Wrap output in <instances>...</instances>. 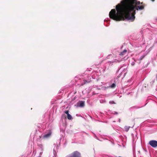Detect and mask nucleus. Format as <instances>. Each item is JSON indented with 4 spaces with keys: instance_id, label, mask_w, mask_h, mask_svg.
Segmentation results:
<instances>
[{
    "instance_id": "obj_6",
    "label": "nucleus",
    "mask_w": 157,
    "mask_h": 157,
    "mask_svg": "<svg viewBox=\"0 0 157 157\" xmlns=\"http://www.w3.org/2000/svg\"><path fill=\"white\" fill-rule=\"evenodd\" d=\"M51 134V133L50 132H49L48 133V134L45 135H44V138H48V137H49L50 136Z\"/></svg>"
},
{
    "instance_id": "obj_1",
    "label": "nucleus",
    "mask_w": 157,
    "mask_h": 157,
    "mask_svg": "<svg viewBox=\"0 0 157 157\" xmlns=\"http://www.w3.org/2000/svg\"><path fill=\"white\" fill-rule=\"evenodd\" d=\"M110 18L116 21L128 19V0H123L112 9L109 13Z\"/></svg>"
},
{
    "instance_id": "obj_3",
    "label": "nucleus",
    "mask_w": 157,
    "mask_h": 157,
    "mask_svg": "<svg viewBox=\"0 0 157 157\" xmlns=\"http://www.w3.org/2000/svg\"><path fill=\"white\" fill-rule=\"evenodd\" d=\"M81 154L78 151H76L72 153L71 155L67 156L66 157H81Z\"/></svg>"
},
{
    "instance_id": "obj_4",
    "label": "nucleus",
    "mask_w": 157,
    "mask_h": 157,
    "mask_svg": "<svg viewBox=\"0 0 157 157\" xmlns=\"http://www.w3.org/2000/svg\"><path fill=\"white\" fill-rule=\"evenodd\" d=\"M149 144L152 147H157V141L155 140H151L149 142Z\"/></svg>"
},
{
    "instance_id": "obj_2",
    "label": "nucleus",
    "mask_w": 157,
    "mask_h": 157,
    "mask_svg": "<svg viewBox=\"0 0 157 157\" xmlns=\"http://www.w3.org/2000/svg\"><path fill=\"white\" fill-rule=\"evenodd\" d=\"M145 4L137 0H128V21H133L135 18L136 10H142Z\"/></svg>"
},
{
    "instance_id": "obj_11",
    "label": "nucleus",
    "mask_w": 157,
    "mask_h": 157,
    "mask_svg": "<svg viewBox=\"0 0 157 157\" xmlns=\"http://www.w3.org/2000/svg\"><path fill=\"white\" fill-rule=\"evenodd\" d=\"M109 103L110 104H115L114 101H110Z\"/></svg>"
},
{
    "instance_id": "obj_5",
    "label": "nucleus",
    "mask_w": 157,
    "mask_h": 157,
    "mask_svg": "<svg viewBox=\"0 0 157 157\" xmlns=\"http://www.w3.org/2000/svg\"><path fill=\"white\" fill-rule=\"evenodd\" d=\"M85 102L83 101H80L78 102L77 103V105L78 106L83 107L85 105Z\"/></svg>"
},
{
    "instance_id": "obj_13",
    "label": "nucleus",
    "mask_w": 157,
    "mask_h": 157,
    "mask_svg": "<svg viewBox=\"0 0 157 157\" xmlns=\"http://www.w3.org/2000/svg\"><path fill=\"white\" fill-rule=\"evenodd\" d=\"M152 2H154L155 0H151Z\"/></svg>"
},
{
    "instance_id": "obj_12",
    "label": "nucleus",
    "mask_w": 157,
    "mask_h": 157,
    "mask_svg": "<svg viewBox=\"0 0 157 157\" xmlns=\"http://www.w3.org/2000/svg\"><path fill=\"white\" fill-rule=\"evenodd\" d=\"M65 113L67 115H68V114H69V111L68 110H67V111H66L65 112Z\"/></svg>"
},
{
    "instance_id": "obj_9",
    "label": "nucleus",
    "mask_w": 157,
    "mask_h": 157,
    "mask_svg": "<svg viewBox=\"0 0 157 157\" xmlns=\"http://www.w3.org/2000/svg\"><path fill=\"white\" fill-rule=\"evenodd\" d=\"M67 118L69 120H71L72 119V117L71 115L69 114L67 115Z\"/></svg>"
},
{
    "instance_id": "obj_8",
    "label": "nucleus",
    "mask_w": 157,
    "mask_h": 157,
    "mask_svg": "<svg viewBox=\"0 0 157 157\" xmlns=\"http://www.w3.org/2000/svg\"><path fill=\"white\" fill-rule=\"evenodd\" d=\"M84 82L82 84V85H83L86 83H90V81H87L86 80H84Z\"/></svg>"
},
{
    "instance_id": "obj_7",
    "label": "nucleus",
    "mask_w": 157,
    "mask_h": 157,
    "mask_svg": "<svg viewBox=\"0 0 157 157\" xmlns=\"http://www.w3.org/2000/svg\"><path fill=\"white\" fill-rule=\"evenodd\" d=\"M127 52V50L125 49L122 52H121L120 54V55L121 56H123Z\"/></svg>"
},
{
    "instance_id": "obj_10",
    "label": "nucleus",
    "mask_w": 157,
    "mask_h": 157,
    "mask_svg": "<svg viewBox=\"0 0 157 157\" xmlns=\"http://www.w3.org/2000/svg\"><path fill=\"white\" fill-rule=\"evenodd\" d=\"M116 86V85L115 83H113L110 86V87L111 88H114Z\"/></svg>"
}]
</instances>
